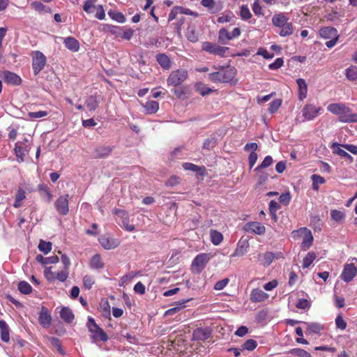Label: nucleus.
Here are the masks:
<instances>
[{
	"label": "nucleus",
	"instance_id": "obj_1",
	"mask_svg": "<svg viewBox=\"0 0 357 357\" xmlns=\"http://www.w3.org/2000/svg\"><path fill=\"white\" fill-rule=\"evenodd\" d=\"M288 16L282 12L275 13L271 18V23L274 27L278 29L277 31L280 37H288L294 33L292 22H289Z\"/></svg>",
	"mask_w": 357,
	"mask_h": 357
},
{
	"label": "nucleus",
	"instance_id": "obj_2",
	"mask_svg": "<svg viewBox=\"0 0 357 357\" xmlns=\"http://www.w3.org/2000/svg\"><path fill=\"white\" fill-rule=\"evenodd\" d=\"M236 69L234 67L222 68L219 71L208 75V79L213 83H229L234 79Z\"/></svg>",
	"mask_w": 357,
	"mask_h": 357
},
{
	"label": "nucleus",
	"instance_id": "obj_3",
	"mask_svg": "<svg viewBox=\"0 0 357 357\" xmlns=\"http://www.w3.org/2000/svg\"><path fill=\"white\" fill-rule=\"evenodd\" d=\"M188 75L185 68H178L172 71L167 79V86L172 87L181 86L187 79Z\"/></svg>",
	"mask_w": 357,
	"mask_h": 357
},
{
	"label": "nucleus",
	"instance_id": "obj_4",
	"mask_svg": "<svg viewBox=\"0 0 357 357\" xmlns=\"http://www.w3.org/2000/svg\"><path fill=\"white\" fill-rule=\"evenodd\" d=\"M87 326L89 333H92L91 337L93 340H100L102 342H106L107 340V335L102 328H100L98 325H97L93 318H89Z\"/></svg>",
	"mask_w": 357,
	"mask_h": 357
},
{
	"label": "nucleus",
	"instance_id": "obj_5",
	"mask_svg": "<svg viewBox=\"0 0 357 357\" xmlns=\"http://www.w3.org/2000/svg\"><path fill=\"white\" fill-rule=\"evenodd\" d=\"M47 65V57L40 51H35L32 54V68L33 75H38Z\"/></svg>",
	"mask_w": 357,
	"mask_h": 357
},
{
	"label": "nucleus",
	"instance_id": "obj_6",
	"mask_svg": "<svg viewBox=\"0 0 357 357\" xmlns=\"http://www.w3.org/2000/svg\"><path fill=\"white\" fill-rule=\"evenodd\" d=\"M202 50L207 53L224 57L225 56L227 52L229 50V48L227 47H222L216 43L206 41L202 45Z\"/></svg>",
	"mask_w": 357,
	"mask_h": 357
},
{
	"label": "nucleus",
	"instance_id": "obj_7",
	"mask_svg": "<svg viewBox=\"0 0 357 357\" xmlns=\"http://www.w3.org/2000/svg\"><path fill=\"white\" fill-rule=\"evenodd\" d=\"M321 111V107H317L313 104L307 103L303 105L301 114L304 121H312L320 114Z\"/></svg>",
	"mask_w": 357,
	"mask_h": 357
},
{
	"label": "nucleus",
	"instance_id": "obj_8",
	"mask_svg": "<svg viewBox=\"0 0 357 357\" xmlns=\"http://www.w3.org/2000/svg\"><path fill=\"white\" fill-rule=\"evenodd\" d=\"M284 258V254L282 252H266L262 254L258 255V261L259 264L263 266H269L271 263L275 260H278Z\"/></svg>",
	"mask_w": 357,
	"mask_h": 357
},
{
	"label": "nucleus",
	"instance_id": "obj_9",
	"mask_svg": "<svg viewBox=\"0 0 357 357\" xmlns=\"http://www.w3.org/2000/svg\"><path fill=\"white\" fill-rule=\"evenodd\" d=\"M98 241H99L102 248L106 250L115 249L120 244L119 239L112 237L108 234L101 235Z\"/></svg>",
	"mask_w": 357,
	"mask_h": 357
},
{
	"label": "nucleus",
	"instance_id": "obj_10",
	"mask_svg": "<svg viewBox=\"0 0 357 357\" xmlns=\"http://www.w3.org/2000/svg\"><path fill=\"white\" fill-rule=\"evenodd\" d=\"M69 199L70 195H61L57 198L55 202L56 211L61 215H66L69 212Z\"/></svg>",
	"mask_w": 357,
	"mask_h": 357
},
{
	"label": "nucleus",
	"instance_id": "obj_11",
	"mask_svg": "<svg viewBox=\"0 0 357 357\" xmlns=\"http://www.w3.org/2000/svg\"><path fill=\"white\" fill-rule=\"evenodd\" d=\"M208 260L209 257L207 253H200L197 255L193 259V261H192V268L197 273H200L204 270Z\"/></svg>",
	"mask_w": 357,
	"mask_h": 357
},
{
	"label": "nucleus",
	"instance_id": "obj_12",
	"mask_svg": "<svg viewBox=\"0 0 357 357\" xmlns=\"http://www.w3.org/2000/svg\"><path fill=\"white\" fill-rule=\"evenodd\" d=\"M357 275V267L355 264H347L344 265L341 275L342 280L345 282H349Z\"/></svg>",
	"mask_w": 357,
	"mask_h": 357
},
{
	"label": "nucleus",
	"instance_id": "obj_13",
	"mask_svg": "<svg viewBox=\"0 0 357 357\" xmlns=\"http://www.w3.org/2000/svg\"><path fill=\"white\" fill-rule=\"evenodd\" d=\"M114 146H98L93 149L92 156L96 159L107 158L114 151Z\"/></svg>",
	"mask_w": 357,
	"mask_h": 357
},
{
	"label": "nucleus",
	"instance_id": "obj_14",
	"mask_svg": "<svg viewBox=\"0 0 357 357\" xmlns=\"http://www.w3.org/2000/svg\"><path fill=\"white\" fill-rule=\"evenodd\" d=\"M243 230L248 233L261 235L266 232V227L259 222H249L245 224Z\"/></svg>",
	"mask_w": 357,
	"mask_h": 357
},
{
	"label": "nucleus",
	"instance_id": "obj_15",
	"mask_svg": "<svg viewBox=\"0 0 357 357\" xmlns=\"http://www.w3.org/2000/svg\"><path fill=\"white\" fill-rule=\"evenodd\" d=\"M27 142V139H24V142H17L15 143V154L16 155L17 162H22L24 161L25 153L29 151L26 149L27 146L25 143Z\"/></svg>",
	"mask_w": 357,
	"mask_h": 357
},
{
	"label": "nucleus",
	"instance_id": "obj_16",
	"mask_svg": "<svg viewBox=\"0 0 357 357\" xmlns=\"http://www.w3.org/2000/svg\"><path fill=\"white\" fill-rule=\"evenodd\" d=\"M248 241L246 239L241 238L238 243H237L234 252L231 254V257H243L245 254L248 253Z\"/></svg>",
	"mask_w": 357,
	"mask_h": 357
},
{
	"label": "nucleus",
	"instance_id": "obj_17",
	"mask_svg": "<svg viewBox=\"0 0 357 357\" xmlns=\"http://www.w3.org/2000/svg\"><path fill=\"white\" fill-rule=\"evenodd\" d=\"M38 322L43 328H49L52 324V317L47 309L43 307L41 312L39 313Z\"/></svg>",
	"mask_w": 357,
	"mask_h": 357
},
{
	"label": "nucleus",
	"instance_id": "obj_18",
	"mask_svg": "<svg viewBox=\"0 0 357 357\" xmlns=\"http://www.w3.org/2000/svg\"><path fill=\"white\" fill-rule=\"evenodd\" d=\"M268 298V294L261 289L255 288L250 294V301L252 303H259L266 301Z\"/></svg>",
	"mask_w": 357,
	"mask_h": 357
},
{
	"label": "nucleus",
	"instance_id": "obj_19",
	"mask_svg": "<svg viewBox=\"0 0 357 357\" xmlns=\"http://www.w3.org/2000/svg\"><path fill=\"white\" fill-rule=\"evenodd\" d=\"M4 82L13 86H18L22 82V79L16 73L11 71L3 72Z\"/></svg>",
	"mask_w": 357,
	"mask_h": 357
},
{
	"label": "nucleus",
	"instance_id": "obj_20",
	"mask_svg": "<svg viewBox=\"0 0 357 357\" xmlns=\"http://www.w3.org/2000/svg\"><path fill=\"white\" fill-rule=\"evenodd\" d=\"M211 330L209 328H197L193 332V339L195 340L204 341L209 338Z\"/></svg>",
	"mask_w": 357,
	"mask_h": 357
},
{
	"label": "nucleus",
	"instance_id": "obj_21",
	"mask_svg": "<svg viewBox=\"0 0 357 357\" xmlns=\"http://www.w3.org/2000/svg\"><path fill=\"white\" fill-rule=\"evenodd\" d=\"M298 85V98L299 100L303 101L307 98V85L304 79L298 78L296 79Z\"/></svg>",
	"mask_w": 357,
	"mask_h": 357
},
{
	"label": "nucleus",
	"instance_id": "obj_22",
	"mask_svg": "<svg viewBox=\"0 0 357 357\" xmlns=\"http://www.w3.org/2000/svg\"><path fill=\"white\" fill-rule=\"evenodd\" d=\"M326 109L330 113L339 116L348 111L349 107L343 103H332L328 105Z\"/></svg>",
	"mask_w": 357,
	"mask_h": 357
},
{
	"label": "nucleus",
	"instance_id": "obj_23",
	"mask_svg": "<svg viewBox=\"0 0 357 357\" xmlns=\"http://www.w3.org/2000/svg\"><path fill=\"white\" fill-rule=\"evenodd\" d=\"M326 109L330 113L339 116L348 111L349 107L343 103H332L328 105Z\"/></svg>",
	"mask_w": 357,
	"mask_h": 357
},
{
	"label": "nucleus",
	"instance_id": "obj_24",
	"mask_svg": "<svg viewBox=\"0 0 357 357\" xmlns=\"http://www.w3.org/2000/svg\"><path fill=\"white\" fill-rule=\"evenodd\" d=\"M155 61L164 70H169L172 68V61L165 53H159L155 56Z\"/></svg>",
	"mask_w": 357,
	"mask_h": 357
},
{
	"label": "nucleus",
	"instance_id": "obj_25",
	"mask_svg": "<svg viewBox=\"0 0 357 357\" xmlns=\"http://www.w3.org/2000/svg\"><path fill=\"white\" fill-rule=\"evenodd\" d=\"M338 121L342 123H357V114L351 112V109L349 108L348 111L338 116Z\"/></svg>",
	"mask_w": 357,
	"mask_h": 357
},
{
	"label": "nucleus",
	"instance_id": "obj_26",
	"mask_svg": "<svg viewBox=\"0 0 357 357\" xmlns=\"http://www.w3.org/2000/svg\"><path fill=\"white\" fill-rule=\"evenodd\" d=\"M200 3L204 8H207L211 14H216L222 10V7L218 6L214 0H201Z\"/></svg>",
	"mask_w": 357,
	"mask_h": 357
},
{
	"label": "nucleus",
	"instance_id": "obj_27",
	"mask_svg": "<svg viewBox=\"0 0 357 357\" xmlns=\"http://www.w3.org/2000/svg\"><path fill=\"white\" fill-rule=\"evenodd\" d=\"M319 34L323 38H338L337 30L332 26L321 28Z\"/></svg>",
	"mask_w": 357,
	"mask_h": 357
},
{
	"label": "nucleus",
	"instance_id": "obj_28",
	"mask_svg": "<svg viewBox=\"0 0 357 357\" xmlns=\"http://www.w3.org/2000/svg\"><path fill=\"white\" fill-rule=\"evenodd\" d=\"M66 49L72 51L73 52H77L79 50V43L73 37H68L63 41Z\"/></svg>",
	"mask_w": 357,
	"mask_h": 357
},
{
	"label": "nucleus",
	"instance_id": "obj_29",
	"mask_svg": "<svg viewBox=\"0 0 357 357\" xmlns=\"http://www.w3.org/2000/svg\"><path fill=\"white\" fill-rule=\"evenodd\" d=\"M61 319L67 324H70L74 321L75 316L72 310L67 307H63L60 311Z\"/></svg>",
	"mask_w": 357,
	"mask_h": 357
},
{
	"label": "nucleus",
	"instance_id": "obj_30",
	"mask_svg": "<svg viewBox=\"0 0 357 357\" xmlns=\"http://www.w3.org/2000/svg\"><path fill=\"white\" fill-rule=\"evenodd\" d=\"M182 167L185 170H190L192 172L199 173L201 176H204L206 171L204 166H197L195 164L189 162L183 163Z\"/></svg>",
	"mask_w": 357,
	"mask_h": 357
},
{
	"label": "nucleus",
	"instance_id": "obj_31",
	"mask_svg": "<svg viewBox=\"0 0 357 357\" xmlns=\"http://www.w3.org/2000/svg\"><path fill=\"white\" fill-rule=\"evenodd\" d=\"M0 338L3 342H9V328L4 320H0Z\"/></svg>",
	"mask_w": 357,
	"mask_h": 357
},
{
	"label": "nucleus",
	"instance_id": "obj_32",
	"mask_svg": "<svg viewBox=\"0 0 357 357\" xmlns=\"http://www.w3.org/2000/svg\"><path fill=\"white\" fill-rule=\"evenodd\" d=\"M145 113L152 114L156 113L159 109V102L154 100H149L144 105Z\"/></svg>",
	"mask_w": 357,
	"mask_h": 357
},
{
	"label": "nucleus",
	"instance_id": "obj_33",
	"mask_svg": "<svg viewBox=\"0 0 357 357\" xmlns=\"http://www.w3.org/2000/svg\"><path fill=\"white\" fill-rule=\"evenodd\" d=\"M304 231V236L303 237L302 246L304 248L308 249L312 245L313 241V237L311 231L307 229V228H303L301 229Z\"/></svg>",
	"mask_w": 357,
	"mask_h": 357
},
{
	"label": "nucleus",
	"instance_id": "obj_34",
	"mask_svg": "<svg viewBox=\"0 0 357 357\" xmlns=\"http://www.w3.org/2000/svg\"><path fill=\"white\" fill-rule=\"evenodd\" d=\"M233 38L231 34L225 28H222L218 31V42L222 45H225L227 41L231 40Z\"/></svg>",
	"mask_w": 357,
	"mask_h": 357
},
{
	"label": "nucleus",
	"instance_id": "obj_35",
	"mask_svg": "<svg viewBox=\"0 0 357 357\" xmlns=\"http://www.w3.org/2000/svg\"><path fill=\"white\" fill-rule=\"evenodd\" d=\"M89 266L93 269H101L105 266V264L102 261L101 256L96 254L92 256L89 261Z\"/></svg>",
	"mask_w": 357,
	"mask_h": 357
},
{
	"label": "nucleus",
	"instance_id": "obj_36",
	"mask_svg": "<svg viewBox=\"0 0 357 357\" xmlns=\"http://www.w3.org/2000/svg\"><path fill=\"white\" fill-rule=\"evenodd\" d=\"M36 260L41 264H55L58 262L59 258L57 256H51L44 257L40 255L36 256Z\"/></svg>",
	"mask_w": 357,
	"mask_h": 357
},
{
	"label": "nucleus",
	"instance_id": "obj_37",
	"mask_svg": "<svg viewBox=\"0 0 357 357\" xmlns=\"http://www.w3.org/2000/svg\"><path fill=\"white\" fill-rule=\"evenodd\" d=\"M210 241L213 245H219L223 241L222 234L216 230H210Z\"/></svg>",
	"mask_w": 357,
	"mask_h": 357
},
{
	"label": "nucleus",
	"instance_id": "obj_38",
	"mask_svg": "<svg viewBox=\"0 0 357 357\" xmlns=\"http://www.w3.org/2000/svg\"><path fill=\"white\" fill-rule=\"evenodd\" d=\"M31 7H32L36 12L39 13H51L52 11L50 8L47 7L46 6L43 5V3L38 1H35L31 3Z\"/></svg>",
	"mask_w": 357,
	"mask_h": 357
},
{
	"label": "nucleus",
	"instance_id": "obj_39",
	"mask_svg": "<svg viewBox=\"0 0 357 357\" xmlns=\"http://www.w3.org/2000/svg\"><path fill=\"white\" fill-rule=\"evenodd\" d=\"M25 191L22 188L17 189L15 194V203L13 204V206L15 208H19L22 206V202L25 199L26 195Z\"/></svg>",
	"mask_w": 357,
	"mask_h": 357
},
{
	"label": "nucleus",
	"instance_id": "obj_40",
	"mask_svg": "<svg viewBox=\"0 0 357 357\" xmlns=\"http://www.w3.org/2000/svg\"><path fill=\"white\" fill-rule=\"evenodd\" d=\"M195 91L202 96H205L213 92V90L202 82H197L195 86Z\"/></svg>",
	"mask_w": 357,
	"mask_h": 357
},
{
	"label": "nucleus",
	"instance_id": "obj_41",
	"mask_svg": "<svg viewBox=\"0 0 357 357\" xmlns=\"http://www.w3.org/2000/svg\"><path fill=\"white\" fill-rule=\"evenodd\" d=\"M48 340L49 342H50L52 347H55L56 349V351H58L59 354H60L61 355L65 354V351L63 350L62 349L60 339L56 338L55 337H49Z\"/></svg>",
	"mask_w": 357,
	"mask_h": 357
},
{
	"label": "nucleus",
	"instance_id": "obj_42",
	"mask_svg": "<svg viewBox=\"0 0 357 357\" xmlns=\"http://www.w3.org/2000/svg\"><path fill=\"white\" fill-rule=\"evenodd\" d=\"M311 180L312 181V189L314 190H318L319 188V185L325 183L324 178L318 174H312L311 176Z\"/></svg>",
	"mask_w": 357,
	"mask_h": 357
},
{
	"label": "nucleus",
	"instance_id": "obj_43",
	"mask_svg": "<svg viewBox=\"0 0 357 357\" xmlns=\"http://www.w3.org/2000/svg\"><path fill=\"white\" fill-rule=\"evenodd\" d=\"M239 15L241 19L244 21H248L252 17V15L247 5H243L240 7Z\"/></svg>",
	"mask_w": 357,
	"mask_h": 357
},
{
	"label": "nucleus",
	"instance_id": "obj_44",
	"mask_svg": "<svg viewBox=\"0 0 357 357\" xmlns=\"http://www.w3.org/2000/svg\"><path fill=\"white\" fill-rule=\"evenodd\" d=\"M17 289L24 295H29L33 290L29 283L26 281L20 282L17 284Z\"/></svg>",
	"mask_w": 357,
	"mask_h": 357
},
{
	"label": "nucleus",
	"instance_id": "obj_45",
	"mask_svg": "<svg viewBox=\"0 0 357 357\" xmlns=\"http://www.w3.org/2000/svg\"><path fill=\"white\" fill-rule=\"evenodd\" d=\"M317 255L315 252H307L305 257L303 259V268H307L310 266L312 262L315 260Z\"/></svg>",
	"mask_w": 357,
	"mask_h": 357
},
{
	"label": "nucleus",
	"instance_id": "obj_46",
	"mask_svg": "<svg viewBox=\"0 0 357 357\" xmlns=\"http://www.w3.org/2000/svg\"><path fill=\"white\" fill-rule=\"evenodd\" d=\"M347 79L351 81L357 80V67L350 66L346 69Z\"/></svg>",
	"mask_w": 357,
	"mask_h": 357
},
{
	"label": "nucleus",
	"instance_id": "obj_47",
	"mask_svg": "<svg viewBox=\"0 0 357 357\" xmlns=\"http://www.w3.org/2000/svg\"><path fill=\"white\" fill-rule=\"evenodd\" d=\"M186 38L192 43H195L199 40V37L197 36L194 26L189 27L188 29H187Z\"/></svg>",
	"mask_w": 357,
	"mask_h": 357
},
{
	"label": "nucleus",
	"instance_id": "obj_48",
	"mask_svg": "<svg viewBox=\"0 0 357 357\" xmlns=\"http://www.w3.org/2000/svg\"><path fill=\"white\" fill-rule=\"evenodd\" d=\"M38 249L45 255L50 252L52 250V243L49 241H44L43 240L39 241Z\"/></svg>",
	"mask_w": 357,
	"mask_h": 357
},
{
	"label": "nucleus",
	"instance_id": "obj_49",
	"mask_svg": "<svg viewBox=\"0 0 357 357\" xmlns=\"http://www.w3.org/2000/svg\"><path fill=\"white\" fill-rule=\"evenodd\" d=\"M96 283V280L91 275H85L83 278V286L85 289H91L93 284Z\"/></svg>",
	"mask_w": 357,
	"mask_h": 357
},
{
	"label": "nucleus",
	"instance_id": "obj_50",
	"mask_svg": "<svg viewBox=\"0 0 357 357\" xmlns=\"http://www.w3.org/2000/svg\"><path fill=\"white\" fill-rule=\"evenodd\" d=\"M281 105L282 100L280 98L274 100L270 103L269 108H268V112H269V114H274L280 109Z\"/></svg>",
	"mask_w": 357,
	"mask_h": 357
},
{
	"label": "nucleus",
	"instance_id": "obj_51",
	"mask_svg": "<svg viewBox=\"0 0 357 357\" xmlns=\"http://www.w3.org/2000/svg\"><path fill=\"white\" fill-rule=\"evenodd\" d=\"M331 218L337 222H341L344 219V214L342 211L332 210L331 211Z\"/></svg>",
	"mask_w": 357,
	"mask_h": 357
},
{
	"label": "nucleus",
	"instance_id": "obj_52",
	"mask_svg": "<svg viewBox=\"0 0 357 357\" xmlns=\"http://www.w3.org/2000/svg\"><path fill=\"white\" fill-rule=\"evenodd\" d=\"M85 103H86V107L89 111L96 110L98 104L96 98L93 96L89 97Z\"/></svg>",
	"mask_w": 357,
	"mask_h": 357
},
{
	"label": "nucleus",
	"instance_id": "obj_53",
	"mask_svg": "<svg viewBox=\"0 0 357 357\" xmlns=\"http://www.w3.org/2000/svg\"><path fill=\"white\" fill-rule=\"evenodd\" d=\"M109 15L111 19L114 20L116 22L119 23H124L126 21V18L122 13L119 11H110L109 12Z\"/></svg>",
	"mask_w": 357,
	"mask_h": 357
},
{
	"label": "nucleus",
	"instance_id": "obj_54",
	"mask_svg": "<svg viewBox=\"0 0 357 357\" xmlns=\"http://www.w3.org/2000/svg\"><path fill=\"white\" fill-rule=\"evenodd\" d=\"M44 277L49 282H55V276L56 273L52 271L51 267L45 268L43 271Z\"/></svg>",
	"mask_w": 357,
	"mask_h": 357
},
{
	"label": "nucleus",
	"instance_id": "obj_55",
	"mask_svg": "<svg viewBox=\"0 0 357 357\" xmlns=\"http://www.w3.org/2000/svg\"><path fill=\"white\" fill-rule=\"evenodd\" d=\"M257 347V342L253 339H248L241 345L243 350L252 351Z\"/></svg>",
	"mask_w": 357,
	"mask_h": 357
},
{
	"label": "nucleus",
	"instance_id": "obj_56",
	"mask_svg": "<svg viewBox=\"0 0 357 357\" xmlns=\"http://www.w3.org/2000/svg\"><path fill=\"white\" fill-rule=\"evenodd\" d=\"M273 162V159L271 155H267L265 158H264L263 161L261 164L257 167L256 169H255V171H259L261 169H263L264 168H266L268 167H271Z\"/></svg>",
	"mask_w": 357,
	"mask_h": 357
},
{
	"label": "nucleus",
	"instance_id": "obj_57",
	"mask_svg": "<svg viewBox=\"0 0 357 357\" xmlns=\"http://www.w3.org/2000/svg\"><path fill=\"white\" fill-rule=\"evenodd\" d=\"M173 8L174 9V11H176L178 13V14L197 16V14L195 13L193 10L185 7L174 6L173 7Z\"/></svg>",
	"mask_w": 357,
	"mask_h": 357
},
{
	"label": "nucleus",
	"instance_id": "obj_58",
	"mask_svg": "<svg viewBox=\"0 0 357 357\" xmlns=\"http://www.w3.org/2000/svg\"><path fill=\"white\" fill-rule=\"evenodd\" d=\"M47 115L48 112L47 111L31 112L28 113V117L30 120L45 117Z\"/></svg>",
	"mask_w": 357,
	"mask_h": 357
},
{
	"label": "nucleus",
	"instance_id": "obj_59",
	"mask_svg": "<svg viewBox=\"0 0 357 357\" xmlns=\"http://www.w3.org/2000/svg\"><path fill=\"white\" fill-rule=\"evenodd\" d=\"M69 276V270L63 269L61 271L56 273L55 276V280H59L61 282H65Z\"/></svg>",
	"mask_w": 357,
	"mask_h": 357
},
{
	"label": "nucleus",
	"instance_id": "obj_60",
	"mask_svg": "<svg viewBox=\"0 0 357 357\" xmlns=\"http://www.w3.org/2000/svg\"><path fill=\"white\" fill-rule=\"evenodd\" d=\"M322 329L319 324H307V330L311 333L318 334Z\"/></svg>",
	"mask_w": 357,
	"mask_h": 357
},
{
	"label": "nucleus",
	"instance_id": "obj_61",
	"mask_svg": "<svg viewBox=\"0 0 357 357\" xmlns=\"http://www.w3.org/2000/svg\"><path fill=\"white\" fill-rule=\"evenodd\" d=\"M252 11L255 15H263V10L258 0H255L252 6Z\"/></svg>",
	"mask_w": 357,
	"mask_h": 357
},
{
	"label": "nucleus",
	"instance_id": "obj_62",
	"mask_svg": "<svg viewBox=\"0 0 357 357\" xmlns=\"http://www.w3.org/2000/svg\"><path fill=\"white\" fill-rule=\"evenodd\" d=\"M280 208V204L275 202V200H271L269 204V211L270 213L273 218L275 219L276 218V211Z\"/></svg>",
	"mask_w": 357,
	"mask_h": 357
},
{
	"label": "nucleus",
	"instance_id": "obj_63",
	"mask_svg": "<svg viewBox=\"0 0 357 357\" xmlns=\"http://www.w3.org/2000/svg\"><path fill=\"white\" fill-rule=\"evenodd\" d=\"M335 323H336L337 328L341 329L342 331L347 328V322L343 319L341 315H338L336 317V319H335Z\"/></svg>",
	"mask_w": 357,
	"mask_h": 357
},
{
	"label": "nucleus",
	"instance_id": "obj_64",
	"mask_svg": "<svg viewBox=\"0 0 357 357\" xmlns=\"http://www.w3.org/2000/svg\"><path fill=\"white\" fill-rule=\"evenodd\" d=\"M334 153L338 154L342 158H347L351 162L353 161L352 156L338 146H337V149L334 150Z\"/></svg>",
	"mask_w": 357,
	"mask_h": 357
}]
</instances>
